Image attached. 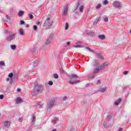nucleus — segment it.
<instances>
[{
    "label": "nucleus",
    "mask_w": 131,
    "mask_h": 131,
    "mask_svg": "<svg viewBox=\"0 0 131 131\" xmlns=\"http://www.w3.org/2000/svg\"><path fill=\"white\" fill-rule=\"evenodd\" d=\"M42 91H43V86L40 84L36 83L34 84V89L32 92V96H36Z\"/></svg>",
    "instance_id": "obj_1"
},
{
    "label": "nucleus",
    "mask_w": 131,
    "mask_h": 131,
    "mask_svg": "<svg viewBox=\"0 0 131 131\" xmlns=\"http://www.w3.org/2000/svg\"><path fill=\"white\" fill-rule=\"evenodd\" d=\"M77 79H79V77L77 75L73 74L69 76V82L70 84H76V83L80 82V81L77 80Z\"/></svg>",
    "instance_id": "obj_2"
},
{
    "label": "nucleus",
    "mask_w": 131,
    "mask_h": 131,
    "mask_svg": "<svg viewBox=\"0 0 131 131\" xmlns=\"http://www.w3.org/2000/svg\"><path fill=\"white\" fill-rule=\"evenodd\" d=\"M107 67H108V64H107V63L106 62H104L103 64L99 66L97 68H96L93 71V73L94 74H97V73H99V71L103 70V69H105Z\"/></svg>",
    "instance_id": "obj_3"
},
{
    "label": "nucleus",
    "mask_w": 131,
    "mask_h": 131,
    "mask_svg": "<svg viewBox=\"0 0 131 131\" xmlns=\"http://www.w3.org/2000/svg\"><path fill=\"white\" fill-rule=\"evenodd\" d=\"M8 77L6 79L7 81H9V84H13L14 81H15V78H16L15 76H14L13 73H10L8 75Z\"/></svg>",
    "instance_id": "obj_4"
},
{
    "label": "nucleus",
    "mask_w": 131,
    "mask_h": 131,
    "mask_svg": "<svg viewBox=\"0 0 131 131\" xmlns=\"http://www.w3.org/2000/svg\"><path fill=\"white\" fill-rule=\"evenodd\" d=\"M50 19L51 18L50 17H48L43 24V26L47 27V29H49L52 27V24L50 22Z\"/></svg>",
    "instance_id": "obj_5"
},
{
    "label": "nucleus",
    "mask_w": 131,
    "mask_h": 131,
    "mask_svg": "<svg viewBox=\"0 0 131 131\" xmlns=\"http://www.w3.org/2000/svg\"><path fill=\"white\" fill-rule=\"evenodd\" d=\"M55 105V99H52L49 101V102L47 105V108L48 110L49 109H52L54 105Z\"/></svg>",
    "instance_id": "obj_6"
},
{
    "label": "nucleus",
    "mask_w": 131,
    "mask_h": 131,
    "mask_svg": "<svg viewBox=\"0 0 131 131\" xmlns=\"http://www.w3.org/2000/svg\"><path fill=\"white\" fill-rule=\"evenodd\" d=\"M67 13H68V5H65L62 11V16H66L67 15Z\"/></svg>",
    "instance_id": "obj_7"
},
{
    "label": "nucleus",
    "mask_w": 131,
    "mask_h": 131,
    "mask_svg": "<svg viewBox=\"0 0 131 131\" xmlns=\"http://www.w3.org/2000/svg\"><path fill=\"white\" fill-rule=\"evenodd\" d=\"M113 7L115 8H116L117 9H120L121 6H120V3L118 1H115L113 4Z\"/></svg>",
    "instance_id": "obj_8"
},
{
    "label": "nucleus",
    "mask_w": 131,
    "mask_h": 131,
    "mask_svg": "<svg viewBox=\"0 0 131 131\" xmlns=\"http://www.w3.org/2000/svg\"><path fill=\"white\" fill-rule=\"evenodd\" d=\"M15 37H16L15 34H10L8 36L7 39L8 40H9V41H11V40H13V39H15Z\"/></svg>",
    "instance_id": "obj_9"
},
{
    "label": "nucleus",
    "mask_w": 131,
    "mask_h": 131,
    "mask_svg": "<svg viewBox=\"0 0 131 131\" xmlns=\"http://www.w3.org/2000/svg\"><path fill=\"white\" fill-rule=\"evenodd\" d=\"M53 39V36H50L47 38L46 42H45L46 46H50L51 42L52 41V39Z\"/></svg>",
    "instance_id": "obj_10"
},
{
    "label": "nucleus",
    "mask_w": 131,
    "mask_h": 131,
    "mask_svg": "<svg viewBox=\"0 0 131 131\" xmlns=\"http://www.w3.org/2000/svg\"><path fill=\"white\" fill-rule=\"evenodd\" d=\"M31 52L32 54V55H36L38 51H37V49L35 48H33L32 49H31Z\"/></svg>",
    "instance_id": "obj_11"
},
{
    "label": "nucleus",
    "mask_w": 131,
    "mask_h": 131,
    "mask_svg": "<svg viewBox=\"0 0 131 131\" xmlns=\"http://www.w3.org/2000/svg\"><path fill=\"white\" fill-rule=\"evenodd\" d=\"M94 54H96V55H97V58H98L99 59H101V60L104 59V56L101 55V54L97 52H94Z\"/></svg>",
    "instance_id": "obj_12"
},
{
    "label": "nucleus",
    "mask_w": 131,
    "mask_h": 131,
    "mask_svg": "<svg viewBox=\"0 0 131 131\" xmlns=\"http://www.w3.org/2000/svg\"><path fill=\"white\" fill-rule=\"evenodd\" d=\"M122 101V99L121 98H119L115 102V105L116 106L119 105L120 104L121 102Z\"/></svg>",
    "instance_id": "obj_13"
},
{
    "label": "nucleus",
    "mask_w": 131,
    "mask_h": 131,
    "mask_svg": "<svg viewBox=\"0 0 131 131\" xmlns=\"http://www.w3.org/2000/svg\"><path fill=\"white\" fill-rule=\"evenodd\" d=\"M22 102V99L21 97H17L16 100V104H20V103H21Z\"/></svg>",
    "instance_id": "obj_14"
},
{
    "label": "nucleus",
    "mask_w": 131,
    "mask_h": 131,
    "mask_svg": "<svg viewBox=\"0 0 131 131\" xmlns=\"http://www.w3.org/2000/svg\"><path fill=\"white\" fill-rule=\"evenodd\" d=\"M98 38L101 39V40H104L105 39V35H99L98 36Z\"/></svg>",
    "instance_id": "obj_15"
},
{
    "label": "nucleus",
    "mask_w": 131,
    "mask_h": 131,
    "mask_svg": "<svg viewBox=\"0 0 131 131\" xmlns=\"http://www.w3.org/2000/svg\"><path fill=\"white\" fill-rule=\"evenodd\" d=\"M100 20H101V16H99L96 18V19L94 22V25H95V24H97V23H98Z\"/></svg>",
    "instance_id": "obj_16"
},
{
    "label": "nucleus",
    "mask_w": 131,
    "mask_h": 131,
    "mask_svg": "<svg viewBox=\"0 0 131 131\" xmlns=\"http://www.w3.org/2000/svg\"><path fill=\"white\" fill-rule=\"evenodd\" d=\"M99 65H100V63L99 62V61L95 60V64H93V67H97L99 66Z\"/></svg>",
    "instance_id": "obj_17"
},
{
    "label": "nucleus",
    "mask_w": 131,
    "mask_h": 131,
    "mask_svg": "<svg viewBox=\"0 0 131 131\" xmlns=\"http://www.w3.org/2000/svg\"><path fill=\"white\" fill-rule=\"evenodd\" d=\"M4 125L6 127H7L8 128H9V127H10V123H9V122H8V121H6L4 123Z\"/></svg>",
    "instance_id": "obj_18"
},
{
    "label": "nucleus",
    "mask_w": 131,
    "mask_h": 131,
    "mask_svg": "<svg viewBox=\"0 0 131 131\" xmlns=\"http://www.w3.org/2000/svg\"><path fill=\"white\" fill-rule=\"evenodd\" d=\"M85 50H88V51H89V52H91V53H95V52H94V50L93 49H91L89 47H85Z\"/></svg>",
    "instance_id": "obj_19"
},
{
    "label": "nucleus",
    "mask_w": 131,
    "mask_h": 131,
    "mask_svg": "<svg viewBox=\"0 0 131 131\" xmlns=\"http://www.w3.org/2000/svg\"><path fill=\"white\" fill-rule=\"evenodd\" d=\"M24 14V11H19L18 12V16L19 17H22V16H23V14Z\"/></svg>",
    "instance_id": "obj_20"
},
{
    "label": "nucleus",
    "mask_w": 131,
    "mask_h": 131,
    "mask_svg": "<svg viewBox=\"0 0 131 131\" xmlns=\"http://www.w3.org/2000/svg\"><path fill=\"white\" fill-rule=\"evenodd\" d=\"M106 91V88H100L98 91L100 92L101 93H104Z\"/></svg>",
    "instance_id": "obj_21"
},
{
    "label": "nucleus",
    "mask_w": 131,
    "mask_h": 131,
    "mask_svg": "<svg viewBox=\"0 0 131 131\" xmlns=\"http://www.w3.org/2000/svg\"><path fill=\"white\" fill-rule=\"evenodd\" d=\"M20 35H24V32L23 31V29H20L19 30Z\"/></svg>",
    "instance_id": "obj_22"
},
{
    "label": "nucleus",
    "mask_w": 131,
    "mask_h": 131,
    "mask_svg": "<svg viewBox=\"0 0 131 131\" xmlns=\"http://www.w3.org/2000/svg\"><path fill=\"white\" fill-rule=\"evenodd\" d=\"M37 108H42V105L40 103V102H38L37 103Z\"/></svg>",
    "instance_id": "obj_23"
},
{
    "label": "nucleus",
    "mask_w": 131,
    "mask_h": 131,
    "mask_svg": "<svg viewBox=\"0 0 131 131\" xmlns=\"http://www.w3.org/2000/svg\"><path fill=\"white\" fill-rule=\"evenodd\" d=\"M31 119L33 123H34V122H35V120H36V118L35 117V116H33Z\"/></svg>",
    "instance_id": "obj_24"
},
{
    "label": "nucleus",
    "mask_w": 131,
    "mask_h": 131,
    "mask_svg": "<svg viewBox=\"0 0 131 131\" xmlns=\"http://www.w3.org/2000/svg\"><path fill=\"white\" fill-rule=\"evenodd\" d=\"M38 64V61L36 60V61H34V62H33L34 67H36V66H37Z\"/></svg>",
    "instance_id": "obj_25"
},
{
    "label": "nucleus",
    "mask_w": 131,
    "mask_h": 131,
    "mask_svg": "<svg viewBox=\"0 0 131 131\" xmlns=\"http://www.w3.org/2000/svg\"><path fill=\"white\" fill-rule=\"evenodd\" d=\"M58 121V118H55L54 120H53L52 122L53 124H56Z\"/></svg>",
    "instance_id": "obj_26"
},
{
    "label": "nucleus",
    "mask_w": 131,
    "mask_h": 131,
    "mask_svg": "<svg viewBox=\"0 0 131 131\" xmlns=\"http://www.w3.org/2000/svg\"><path fill=\"white\" fill-rule=\"evenodd\" d=\"M103 126H104V127H105V128H108V127H109V126L106 123H103Z\"/></svg>",
    "instance_id": "obj_27"
},
{
    "label": "nucleus",
    "mask_w": 131,
    "mask_h": 131,
    "mask_svg": "<svg viewBox=\"0 0 131 131\" xmlns=\"http://www.w3.org/2000/svg\"><path fill=\"white\" fill-rule=\"evenodd\" d=\"M0 66H6V64L5 63V62L4 61H0Z\"/></svg>",
    "instance_id": "obj_28"
},
{
    "label": "nucleus",
    "mask_w": 131,
    "mask_h": 131,
    "mask_svg": "<svg viewBox=\"0 0 131 131\" xmlns=\"http://www.w3.org/2000/svg\"><path fill=\"white\" fill-rule=\"evenodd\" d=\"M74 47V48H84V46H83V45H79L75 46Z\"/></svg>",
    "instance_id": "obj_29"
},
{
    "label": "nucleus",
    "mask_w": 131,
    "mask_h": 131,
    "mask_svg": "<svg viewBox=\"0 0 131 131\" xmlns=\"http://www.w3.org/2000/svg\"><path fill=\"white\" fill-rule=\"evenodd\" d=\"M69 27V25L68 24V23H66V27H65V30H67V29H68Z\"/></svg>",
    "instance_id": "obj_30"
},
{
    "label": "nucleus",
    "mask_w": 131,
    "mask_h": 131,
    "mask_svg": "<svg viewBox=\"0 0 131 131\" xmlns=\"http://www.w3.org/2000/svg\"><path fill=\"white\" fill-rule=\"evenodd\" d=\"M54 78H56V79L59 78V76L58 75V74L55 73L54 74Z\"/></svg>",
    "instance_id": "obj_31"
},
{
    "label": "nucleus",
    "mask_w": 131,
    "mask_h": 131,
    "mask_svg": "<svg viewBox=\"0 0 131 131\" xmlns=\"http://www.w3.org/2000/svg\"><path fill=\"white\" fill-rule=\"evenodd\" d=\"M80 12H83V6H81L79 8Z\"/></svg>",
    "instance_id": "obj_32"
},
{
    "label": "nucleus",
    "mask_w": 131,
    "mask_h": 131,
    "mask_svg": "<svg viewBox=\"0 0 131 131\" xmlns=\"http://www.w3.org/2000/svg\"><path fill=\"white\" fill-rule=\"evenodd\" d=\"M103 21H104V22H108V21H109V19L108 18V17H105L103 18Z\"/></svg>",
    "instance_id": "obj_33"
},
{
    "label": "nucleus",
    "mask_w": 131,
    "mask_h": 131,
    "mask_svg": "<svg viewBox=\"0 0 131 131\" xmlns=\"http://www.w3.org/2000/svg\"><path fill=\"white\" fill-rule=\"evenodd\" d=\"M111 119V116H108L106 118V121H109Z\"/></svg>",
    "instance_id": "obj_34"
},
{
    "label": "nucleus",
    "mask_w": 131,
    "mask_h": 131,
    "mask_svg": "<svg viewBox=\"0 0 131 131\" xmlns=\"http://www.w3.org/2000/svg\"><path fill=\"white\" fill-rule=\"evenodd\" d=\"M11 48L12 50H16V45H11Z\"/></svg>",
    "instance_id": "obj_35"
},
{
    "label": "nucleus",
    "mask_w": 131,
    "mask_h": 131,
    "mask_svg": "<svg viewBox=\"0 0 131 131\" xmlns=\"http://www.w3.org/2000/svg\"><path fill=\"white\" fill-rule=\"evenodd\" d=\"M29 17L30 19H33V15H32L31 13L29 14Z\"/></svg>",
    "instance_id": "obj_36"
},
{
    "label": "nucleus",
    "mask_w": 131,
    "mask_h": 131,
    "mask_svg": "<svg viewBox=\"0 0 131 131\" xmlns=\"http://www.w3.org/2000/svg\"><path fill=\"white\" fill-rule=\"evenodd\" d=\"M123 74H124V75H126L128 74V71H124L123 72Z\"/></svg>",
    "instance_id": "obj_37"
},
{
    "label": "nucleus",
    "mask_w": 131,
    "mask_h": 131,
    "mask_svg": "<svg viewBox=\"0 0 131 131\" xmlns=\"http://www.w3.org/2000/svg\"><path fill=\"white\" fill-rule=\"evenodd\" d=\"M48 84L49 85H53V84H54V83L52 81H49L48 82Z\"/></svg>",
    "instance_id": "obj_38"
},
{
    "label": "nucleus",
    "mask_w": 131,
    "mask_h": 131,
    "mask_svg": "<svg viewBox=\"0 0 131 131\" xmlns=\"http://www.w3.org/2000/svg\"><path fill=\"white\" fill-rule=\"evenodd\" d=\"M103 5H107L108 4V1L107 0H104L103 2Z\"/></svg>",
    "instance_id": "obj_39"
},
{
    "label": "nucleus",
    "mask_w": 131,
    "mask_h": 131,
    "mask_svg": "<svg viewBox=\"0 0 131 131\" xmlns=\"http://www.w3.org/2000/svg\"><path fill=\"white\" fill-rule=\"evenodd\" d=\"M33 29H34V30H35V31L37 30V26H36V25L34 26H33Z\"/></svg>",
    "instance_id": "obj_40"
},
{
    "label": "nucleus",
    "mask_w": 131,
    "mask_h": 131,
    "mask_svg": "<svg viewBox=\"0 0 131 131\" xmlns=\"http://www.w3.org/2000/svg\"><path fill=\"white\" fill-rule=\"evenodd\" d=\"M20 22L21 25H23L25 24V21H24V20H20Z\"/></svg>",
    "instance_id": "obj_41"
},
{
    "label": "nucleus",
    "mask_w": 131,
    "mask_h": 131,
    "mask_svg": "<svg viewBox=\"0 0 131 131\" xmlns=\"http://www.w3.org/2000/svg\"><path fill=\"white\" fill-rule=\"evenodd\" d=\"M95 77V76L94 75H90L89 76V78H94Z\"/></svg>",
    "instance_id": "obj_42"
},
{
    "label": "nucleus",
    "mask_w": 131,
    "mask_h": 131,
    "mask_svg": "<svg viewBox=\"0 0 131 131\" xmlns=\"http://www.w3.org/2000/svg\"><path fill=\"white\" fill-rule=\"evenodd\" d=\"M4 97L5 96H4V95H0V99H1V100H3Z\"/></svg>",
    "instance_id": "obj_43"
},
{
    "label": "nucleus",
    "mask_w": 131,
    "mask_h": 131,
    "mask_svg": "<svg viewBox=\"0 0 131 131\" xmlns=\"http://www.w3.org/2000/svg\"><path fill=\"white\" fill-rule=\"evenodd\" d=\"M101 8V5L99 4L97 6H96V9H100Z\"/></svg>",
    "instance_id": "obj_44"
},
{
    "label": "nucleus",
    "mask_w": 131,
    "mask_h": 131,
    "mask_svg": "<svg viewBox=\"0 0 131 131\" xmlns=\"http://www.w3.org/2000/svg\"><path fill=\"white\" fill-rule=\"evenodd\" d=\"M66 99H67V96H64L62 98V101H66Z\"/></svg>",
    "instance_id": "obj_45"
},
{
    "label": "nucleus",
    "mask_w": 131,
    "mask_h": 131,
    "mask_svg": "<svg viewBox=\"0 0 131 131\" xmlns=\"http://www.w3.org/2000/svg\"><path fill=\"white\" fill-rule=\"evenodd\" d=\"M97 84H101V80H98L97 81Z\"/></svg>",
    "instance_id": "obj_46"
},
{
    "label": "nucleus",
    "mask_w": 131,
    "mask_h": 131,
    "mask_svg": "<svg viewBox=\"0 0 131 131\" xmlns=\"http://www.w3.org/2000/svg\"><path fill=\"white\" fill-rule=\"evenodd\" d=\"M60 71L61 73H64V70H63V68H61V69H60Z\"/></svg>",
    "instance_id": "obj_47"
},
{
    "label": "nucleus",
    "mask_w": 131,
    "mask_h": 131,
    "mask_svg": "<svg viewBox=\"0 0 131 131\" xmlns=\"http://www.w3.org/2000/svg\"><path fill=\"white\" fill-rule=\"evenodd\" d=\"M76 7H77L76 9H77L78 8V7H79V3H77L76 4Z\"/></svg>",
    "instance_id": "obj_48"
},
{
    "label": "nucleus",
    "mask_w": 131,
    "mask_h": 131,
    "mask_svg": "<svg viewBox=\"0 0 131 131\" xmlns=\"http://www.w3.org/2000/svg\"><path fill=\"white\" fill-rule=\"evenodd\" d=\"M18 121H19V122H22V119L21 118H19Z\"/></svg>",
    "instance_id": "obj_49"
},
{
    "label": "nucleus",
    "mask_w": 131,
    "mask_h": 131,
    "mask_svg": "<svg viewBox=\"0 0 131 131\" xmlns=\"http://www.w3.org/2000/svg\"><path fill=\"white\" fill-rule=\"evenodd\" d=\"M67 46H70V41H68L67 42Z\"/></svg>",
    "instance_id": "obj_50"
},
{
    "label": "nucleus",
    "mask_w": 131,
    "mask_h": 131,
    "mask_svg": "<svg viewBox=\"0 0 131 131\" xmlns=\"http://www.w3.org/2000/svg\"><path fill=\"white\" fill-rule=\"evenodd\" d=\"M76 43H82V42H81V41H77V42H76Z\"/></svg>",
    "instance_id": "obj_51"
},
{
    "label": "nucleus",
    "mask_w": 131,
    "mask_h": 131,
    "mask_svg": "<svg viewBox=\"0 0 131 131\" xmlns=\"http://www.w3.org/2000/svg\"><path fill=\"white\" fill-rule=\"evenodd\" d=\"M17 92H21V89H17Z\"/></svg>",
    "instance_id": "obj_52"
},
{
    "label": "nucleus",
    "mask_w": 131,
    "mask_h": 131,
    "mask_svg": "<svg viewBox=\"0 0 131 131\" xmlns=\"http://www.w3.org/2000/svg\"><path fill=\"white\" fill-rule=\"evenodd\" d=\"M26 27L27 28H28V27H29V25H28V24L26 25Z\"/></svg>",
    "instance_id": "obj_53"
},
{
    "label": "nucleus",
    "mask_w": 131,
    "mask_h": 131,
    "mask_svg": "<svg viewBox=\"0 0 131 131\" xmlns=\"http://www.w3.org/2000/svg\"><path fill=\"white\" fill-rule=\"evenodd\" d=\"M40 24V22L38 21V22L37 23V25H39Z\"/></svg>",
    "instance_id": "obj_54"
},
{
    "label": "nucleus",
    "mask_w": 131,
    "mask_h": 131,
    "mask_svg": "<svg viewBox=\"0 0 131 131\" xmlns=\"http://www.w3.org/2000/svg\"><path fill=\"white\" fill-rule=\"evenodd\" d=\"M5 33H8V30L5 31Z\"/></svg>",
    "instance_id": "obj_55"
},
{
    "label": "nucleus",
    "mask_w": 131,
    "mask_h": 131,
    "mask_svg": "<svg viewBox=\"0 0 131 131\" xmlns=\"http://www.w3.org/2000/svg\"><path fill=\"white\" fill-rule=\"evenodd\" d=\"M68 131H73V129L71 128L70 130H69Z\"/></svg>",
    "instance_id": "obj_56"
},
{
    "label": "nucleus",
    "mask_w": 131,
    "mask_h": 131,
    "mask_svg": "<svg viewBox=\"0 0 131 131\" xmlns=\"http://www.w3.org/2000/svg\"><path fill=\"white\" fill-rule=\"evenodd\" d=\"M52 131H57L56 129H53Z\"/></svg>",
    "instance_id": "obj_57"
},
{
    "label": "nucleus",
    "mask_w": 131,
    "mask_h": 131,
    "mask_svg": "<svg viewBox=\"0 0 131 131\" xmlns=\"http://www.w3.org/2000/svg\"><path fill=\"white\" fill-rule=\"evenodd\" d=\"M0 13H3V11L0 10Z\"/></svg>",
    "instance_id": "obj_58"
},
{
    "label": "nucleus",
    "mask_w": 131,
    "mask_h": 131,
    "mask_svg": "<svg viewBox=\"0 0 131 131\" xmlns=\"http://www.w3.org/2000/svg\"><path fill=\"white\" fill-rule=\"evenodd\" d=\"M130 33L131 34V30L130 31Z\"/></svg>",
    "instance_id": "obj_59"
},
{
    "label": "nucleus",
    "mask_w": 131,
    "mask_h": 131,
    "mask_svg": "<svg viewBox=\"0 0 131 131\" xmlns=\"http://www.w3.org/2000/svg\"><path fill=\"white\" fill-rule=\"evenodd\" d=\"M92 33H93V34H94V32H93Z\"/></svg>",
    "instance_id": "obj_60"
},
{
    "label": "nucleus",
    "mask_w": 131,
    "mask_h": 131,
    "mask_svg": "<svg viewBox=\"0 0 131 131\" xmlns=\"http://www.w3.org/2000/svg\"><path fill=\"white\" fill-rule=\"evenodd\" d=\"M0 116H1V114H0Z\"/></svg>",
    "instance_id": "obj_61"
}]
</instances>
